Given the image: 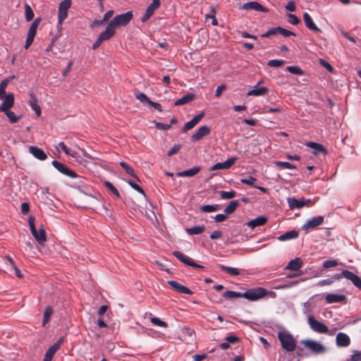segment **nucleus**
<instances>
[{
    "label": "nucleus",
    "mask_w": 361,
    "mask_h": 361,
    "mask_svg": "<svg viewBox=\"0 0 361 361\" xmlns=\"http://www.w3.org/2000/svg\"><path fill=\"white\" fill-rule=\"evenodd\" d=\"M267 222V218L264 216H260L255 219L248 221L246 225L253 229L255 227L264 225Z\"/></svg>",
    "instance_id": "obj_22"
},
{
    "label": "nucleus",
    "mask_w": 361,
    "mask_h": 361,
    "mask_svg": "<svg viewBox=\"0 0 361 361\" xmlns=\"http://www.w3.org/2000/svg\"><path fill=\"white\" fill-rule=\"evenodd\" d=\"M219 204H213V205H204L200 207V211L202 212H216L219 209Z\"/></svg>",
    "instance_id": "obj_46"
},
{
    "label": "nucleus",
    "mask_w": 361,
    "mask_h": 361,
    "mask_svg": "<svg viewBox=\"0 0 361 361\" xmlns=\"http://www.w3.org/2000/svg\"><path fill=\"white\" fill-rule=\"evenodd\" d=\"M336 343L338 347H347L350 344V339L345 333L339 332L336 335Z\"/></svg>",
    "instance_id": "obj_17"
},
{
    "label": "nucleus",
    "mask_w": 361,
    "mask_h": 361,
    "mask_svg": "<svg viewBox=\"0 0 361 361\" xmlns=\"http://www.w3.org/2000/svg\"><path fill=\"white\" fill-rule=\"evenodd\" d=\"M226 340L228 343H234L239 341V338L234 334H231L226 338Z\"/></svg>",
    "instance_id": "obj_64"
},
{
    "label": "nucleus",
    "mask_w": 361,
    "mask_h": 361,
    "mask_svg": "<svg viewBox=\"0 0 361 361\" xmlns=\"http://www.w3.org/2000/svg\"><path fill=\"white\" fill-rule=\"evenodd\" d=\"M278 30H279V34L281 35L282 36H283L285 37L296 35L295 32L288 30H286L282 27H280V26H279Z\"/></svg>",
    "instance_id": "obj_51"
},
{
    "label": "nucleus",
    "mask_w": 361,
    "mask_h": 361,
    "mask_svg": "<svg viewBox=\"0 0 361 361\" xmlns=\"http://www.w3.org/2000/svg\"><path fill=\"white\" fill-rule=\"evenodd\" d=\"M267 290L262 287L250 288L243 293V298L250 301H256L267 296Z\"/></svg>",
    "instance_id": "obj_4"
},
{
    "label": "nucleus",
    "mask_w": 361,
    "mask_h": 361,
    "mask_svg": "<svg viewBox=\"0 0 361 361\" xmlns=\"http://www.w3.org/2000/svg\"><path fill=\"white\" fill-rule=\"evenodd\" d=\"M41 19L40 18H36L34 20V21L32 23L29 30L27 33V37H33L35 38L37 32V27L40 23Z\"/></svg>",
    "instance_id": "obj_33"
},
{
    "label": "nucleus",
    "mask_w": 361,
    "mask_h": 361,
    "mask_svg": "<svg viewBox=\"0 0 361 361\" xmlns=\"http://www.w3.org/2000/svg\"><path fill=\"white\" fill-rule=\"evenodd\" d=\"M104 185L114 194L116 196V197L120 198L121 195L118 190L115 188V186L109 181H105Z\"/></svg>",
    "instance_id": "obj_48"
},
{
    "label": "nucleus",
    "mask_w": 361,
    "mask_h": 361,
    "mask_svg": "<svg viewBox=\"0 0 361 361\" xmlns=\"http://www.w3.org/2000/svg\"><path fill=\"white\" fill-rule=\"evenodd\" d=\"M307 146L314 149L315 151L314 152V154H319V153H326V149L320 144L310 142L307 144Z\"/></svg>",
    "instance_id": "obj_35"
},
{
    "label": "nucleus",
    "mask_w": 361,
    "mask_h": 361,
    "mask_svg": "<svg viewBox=\"0 0 361 361\" xmlns=\"http://www.w3.org/2000/svg\"><path fill=\"white\" fill-rule=\"evenodd\" d=\"M119 164L128 174L140 181L138 177L135 174L134 170L126 162L121 161Z\"/></svg>",
    "instance_id": "obj_39"
},
{
    "label": "nucleus",
    "mask_w": 361,
    "mask_h": 361,
    "mask_svg": "<svg viewBox=\"0 0 361 361\" xmlns=\"http://www.w3.org/2000/svg\"><path fill=\"white\" fill-rule=\"evenodd\" d=\"M15 77L13 75L11 77H10L9 78L4 79V80H2L1 82V83H0V99H3L5 97V96L6 95V87H7L8 82H10V80L13 79Z\"/></svg>",
    "instance_id": "obj_34"
},
{
    "label": "nucleus",
    "mask_w": 361,
    "mask_h": 361,
    "mask_svg": "<svg viewBox=\"0 0 361 361\" xmlns=\"http://www.w3.org/2000/svg\"><path fill=\"white\" fill-rule=\"evenodd\" d=\"M285 64V61L281 59H273L269 61L267 65L270 67L278 68L283 66Z\"/></svg>",
    "instance_id": "obj_49"
},
{
    "label": "nucleus",
    "mask_w": 361,
    "mask_h": 361,
    "mask_svg": "<svg viewBox=\"0 0 361 361\" xmlns=\"http://www.w3.org/2000/svg\"><path fill=\"white\" fill-rule=\"evenodd\" d=\"M29 103L31 108L35 111L36 115L39 116L41 115V109L37 104V99L35 94H30Z\"/></svg>",
    "instance_id": "obj_28"
},
{
    "label": "nucleus",
    "mask_w": 361,
    "mask_h": 361,
    "mask_svg": "<svg viewBox=\"0 0 361 361\" xmlns=\"http://www.w3.org/2000/svg\"><path fill=\"white\" fill-rule=\"evenodd\" d=\"M256 180L257 179L252 176H249L247 178H243L240 180L241 183L253 187L255 186L254 184Z\"/></svg>",
    "instance_id": "obj_56"
},
{
    "label": "nucleus",
    "mask_w": 361,
    "mask_h": 361,
    "mask_svg": "<svg viewBox=\"0 0 361 361\" xmlns=\"http://www.w3.org/2000/svg\"><path fill=\"white\" fill-rule=\"evenodd\" d=\"M303 20H304V23L305 24V26L310 30L312 31H314V32H322V30L320 28H319L316 25L315 23H314L312 17L310 16V15L305 12L303 14Z\"/></svg>",
    "instance_id": "obj_16"
},
{
    "label": "nucleus",
    "mask_w": 361,
    "mask_h": 361,
    "mask_svg": "<svg viewBox=\"0 0 361 361\" xmlns=\"http://www.w3.org/2000/svg\"><path fill=\"white\" fill-rule=\"evenodd\" d=\"M226 89V85L225 84H222L217 87L215 92V97H219L221 95L223 91Z\"/></svg>",
    "instance_id": "obj_63"
},
{
    "label": "nucleus",
    "mask_w": 361,
    "mask_h": 361,
    "mask_svg": "<svg viewBox=\"0 0 361 361\" xmlns=\"http://www.w3.org/2000/svg\"><path fill=\"white\" fill-rule=\"evenodd\" d=\"M325 300L327 303L331 304L334 302H341L346 300V297L344 295L329 293L326 295Z\"/></svg>",
    "instance_id": "obj_24"
},
{
    "label": "nucleus",
    "mask_w": 361,
    "mask_h": 361,
    "mask_svg": "<svg viewBox=\"0 0 361 361\" xmlns=\"http://www.w3.org/2000/svg\"><path fill=\"white\" fill-rule=\"evenodd\" d=\"M343 275L344 278L350 281L355 287L361 289V277L348 270H343Z\"/></svg>",
    "instance_id": "obj_13"
},
{
    "label": "nucleus",
    "mask_w": 361,
    "mask_h": 361,
    "mask_svg": "<svg viewBox=\"0 0 361 361\" xmlns=\"http://www.w3.org/2000/svg\"><path fill=\"white\" fill-rule=\"evenodd\" d=\"M223 297L226 299H234L243 298V293L235 292L233 290H227L223 293Z\"/></svg>",
    "instance_id": "obj_38"
},
{
    "label": "nucleus",
    "mask_w": 361,
    "mask_h": 361,
    "mask_svg": "<svg viewBox=\"0 0 361 361\" xmlns=\"http://www.w3.org/2000/svg\"><path fill=\"white\" fill-rule=\"evenodd\" d=\"M288 21L292 25H298L300 23V19L294 14H288Z\"/></svg>",
    "instance_id": "obj_57"
},
{
    "label": "nucleus",
    "mask_w": 361,
    "mask_h": 361,
    "mask_svg": "<svg viewBox=\"0 0 361 361\" xmlns=\"http://www.w3.org/2000/svg\"><path fill=\"white\" fill-rule=\"evenodd\" d=\"M6 116L8 117L9 121L11 123H15L18 122L21 118L22 116H16L14 112L11 111L10 109L6 110V111H3Z\"/></svg>",
    "instance_id": "obj_40"
},
{
    "label": "nucleus",
    "mask_w": 361,
    "mask_h": 361,
    "mask_svg": "<svg viewBox=\"0 0 361 361\" xmlns=\"http://www.w3.org/2000/svg\"><path fill=\"white\" fill-rule=\"evenodd\" d=\"M131 188H133L134 190H135L136 191H137L138 192L141 193L142 195H143L144 196H145V191L139 185H137V183L133 182L132 180H128L127 182Z\"/></svg>",
    "instance_id": "obj_55"
},
{
    "label": "nucleus",
    "mask_w": 361,
    "mask_h": 361,
    "mask_svg": "<svg viewBox=\"0 0 361 361\" xmlns=\"http://www.w3.org/2000/svg\"><path fill=\"white\" fill-rule=\"evenodd\" d=\"M287 202L290 209H300L304 207L302 200H297L295 197H288Z\"/></svg>",
    "instance_id": "obj_26"
},
{
    "label": "nucleus",
    "mask_w": 361,
    "mask_h": 361,
    "mask_svg": "<svg viewBox=\"0 0 361 361\" xmlns=\"http://www.w3.org/2000/svg\"><path fill=\"white\" fill-rule=\"evenodd\" d=\"M236 196V192L234 190L231 191H220V197L223 200L232 199Z\"/></svg>",
    "instance_id": "obj_47"
},
{
    "label": "nucleus",
    "mask_w": 361,
    "mask_h": 361,
    "mask_svg": "<svg viewBox=\"0 0 361 361\" xmlns=\"http://www.w3.org/2000/svg\"><path fill=\"white\" fill-rule=\"evenodd\" d=\"M53 313V310L50 306H47L43 314L42 325L45 324L49 322L50 317Z\"/></svg>",
    "instance_id": "obj_42"
},
{
    "label": "nucleus",
    "mask_w": 361,
    "mask_h": 361,
    "mask_svg": "<svg viewBox=\"0 0 361 361\" xmlns=\"http://www.w3.org/2000/svg\"><path fill=\"white\" fill-rule=\"evenodd\" d=\"M25 15L27 21H30L32 20L35 16L32 8L27 4H25Z\"/></svg>",
    "instance_id": "obj_44"
},
{
    "label": "nucleus",
    "mask_w": 361,
    "mask_h": 361,
    "mask_svg": "<svg viewBox=\"0 0 361 361\" xmlns=\"http://www.w3.org/2000/svg\"><path fill=\"white\" fill-rule=\"evenodd\" d=\"M181 145H175L167 153V155L169 157H171L173 154H176L178 152V151L180 149Z\"/></svg>",
    "instance_id": "obj_60"
},
{
    "label": "nucleus",
    "mask_w": 361,
    "mask_h": 361,
    "mask_svg": "<svg viewBox=\"0 0 361 361\" xmlns=\"http://www.w3.org/2000/svg\"><path fill=\"white\" fill-rule=\"evenodd\" d=\"M261 82H259L256 85L254 86L252 90H250L247 95V96H263L268 92V88L266 87H259V85Z\"/></svg>",
    "instance_id": "obj_21"
},
{
    "label": "nucleus",
    "mask_w": 361,
    "mask_h": 361,
    "mask_svg": "<svg viewBox=\"0 0 361 361\" xmlns=\"http://www.w3.org/2000/svg\"><path fill=\"white\" fill-rule=\"evenodd\" d=\"M149 320L155 326L166 328L168 326L167 323L161 321L159 318L152 316V313H149Z\"/></svg>",
    "instance_id": "obj_41"
},
{
    "label": "nucleus",
    "mask_w": 361,
    "mask_h": 361,
    "mask_svg": "<svg viewBox=\"0 0 361 361\" xmlns=\"http://www.w3.org/2000/svg\"><path fill=\"white\" fill-rule=\"evenodd\" d=\"M157 8H157L156 6L149 4L147 8L145 14L141 18V21L143 23L147 21Z\"/></svg>",
    "instance_id": "obj_32"
},
{
    "label": "nucleus",
    "mask_w": 361,
    "mask_h": 361,
    "mask_svg": "<svg viewBox=\"0 0 361 361\" xmlns=\"http://www.w3.org/2000/svg\"><path fill=\"white\" fill-rule=\"evenodd\" d=\"M298 237V232L295 230L289 231L279 236L280 241H286L291 239H295Z\"/></svg>",
    "instance_id": "obj_29"
},
{
    "label": "nucleus",
    "mask_w": 361,
    "mask_h": 361,
    "mask_svg": "<svg viewBox=\"0 0 361 361\" xmlns=\"http://www.w3.org/2000/svg\"><path fill=\"white\" fill-rule=\"evenodd\" d=\"M57 350H56L55 347L51 346L46 352L44 356L49 357L52 360L54 355L56 353Z\"/></svg>",
    "instance_id": "obj_61"
},
{
    "label": "nucleus",
    "mask_w": 361,
    "mask_h": 361,
    "mask_svg": "<svg viewBox=\"0 0 361 361\" xmlns=\"http://www.w3.org/2000/svg\"><path fill=\"white\" fill-rule=\"evenodd\" d=\"M240 10H245V11H260L263 13H268L269 9L262 5H261L257 1H250L245 3L240 7Z\"/></svg>",
    "instance_id": "obj_10"
},
{
    "label": "nucleus",
    "mask_w": 361,
    "mask_h": 361,
    "mask_svg": "<svg viewBox=\"0 0 361 361\" xmlns=\"http://www.w3.org/2000/svg\"><path fill=\"white\" fill-rule=\"evenodd\" d=\"M173 255L177 258L178 259L180 262H182L183 263H184L185 264L188 265V266H190V267H192L194 268H196V269H204V267L199 264H197L195 263L192 259H191L190 257H189L188 256L184 255L183 253H182L181 252H179V251H174L173 252Z\"/></svg>",
    "instance_id": "obj_7"
},
{
    "label": "nucleus",
    "mask_w": 361,
    "mask_h": 361,
    "mask_svg": "<svg viewBox=\"0 0 361 361\" xmlns=\"http://www.w3.org/2000/svg\"><path fill=\"white\" fill-rule=\"evenodd\" d=\"M361 360V352L360 351H354L350 358L348 359L346 361H360Z\"/></svg>",
    "instance_id": "obj_58"
},
{
    "label": "nucleus",
    "mask_w": 361,
    "mask_h": 361,
    "mask_svg": "<svg viewBox=\"0 0 361 361\" xmlns=\"http://www.w3.org/2000/svg\"><path fill=\"white\" fill-rule=\"evenodd\" d=\"M324 222V216H317L307 220V221L302 226V229L306 233L322 225Z\"/></svg>",
    "instance_id": "obj_8"
},
{
    "label": "nucleus",
    "mask_w": 361,
    "mask_h": 361,
    "mask_svg": "<svg viewBox=\"0 0 361 361\" xmlns=\"http://www.w3.org/2000/svg\"><path fill=\"white\" fill-rule=\"evenodd\" d=\"M200 169L201 168L200 166H195L188 170L178 172L177 176L179 177H192L197 174L200 171Z\"/></svg>",
    "instance_id": "obj_27"
},
{
    "label": "nucleus",
    "mask_w": 361,
    "mask_h": 361,
    "mask_svg": "<svg viewBox=\"0 0 361 361\" xmlns=\"http://www.w3.org/2000/svg\"><path fill=\"white\" fill-rule=\"evenodd\" d=\"M114 11L110 10L107 11L104 15L103 18L101 20L100 23H104L106 21H108L114 15Z\"/></svg>",
    "instance_id": "obj_62"
},
{
    "label": "nucleus",
    "mask_w": 361,
    "mask_h": 361,
    "mask_svg": "<svg viewBox=\"0 0 361 361\" xmlns=\"http://www.w3.org/2000/svg\"><path fill=\"white\" fill-rule=\"evenodd\" d=\"M28 224L33 237L39 244L43 245L47 240V234L43 226H41L37 231L35 225V217L32 216H29Z\"/></svg>",
    "instance_id": "obj_1"
},
{
    "label": "nucleus",
    "mask_w": 361,
    "mask_h": 361,
    "mask_svg": "<svg viewBox=\"0 0 361 361\" xmlns=\"http://www.w3.org/2000/svg\"><path fill=\"white\" fill-rule=\"evenodd\" d=\"M205 231L204 226H195L185 229L188 235H198L202 233Z\"/></svg>",
    "instance_id": "obj_31"
},
{
    "label": "nucleus",
    "mask_w": 361,
    "mask_h": 361,
    "mask_svg": "<svg viewBox=\"0 0 361 361\" xmlns=\"http://www.w3.org/2000/svg\"><path fill=\"white\" fill-rule=\"evenodd\" d=\"M286 71L292 74L298 75H302L305 73V72L297 66H288L286 67Z\"/></svg>",
    "instance_id": "obj_45"
},
{
    "label": "nucleus",
    "mask_w": 361,
    "mask_h": 361,
    "mask_svg": "<svg viewBox=\"0 0 361 361\" xmlns=\"http://www.w3.org/2000/svg\"><path fill=\"white\" fill-rule=\"evenodd\" d=\"M115 32L116 30L109 23L105 30L99 35L98 38H99V41L101 40L103 42L110 39Z\"/></svg>",
    "instance_id": "obj_18"
},
{
    "label": "nucleus",
    "mask_w": 361,
    "mask_h": 361,
    "mask_svg": "<svg viewBox=\"0 0 361 361\" xmlns=\"http://www.w3.org/2000/svg\"><path fill=\"white\" fill-rule=\"evenodd\" d=\"M239 206V202L238 200H233L224 209V212L226 214H231L233 213Z\"/></svg>",
    "instance_id": "obj_36"
},
{
    "label": "nucleus",
    "mask_w": 361,
    "mask_h": 361,
    "mask_svg": "<svg viewBox=\"0 0 361 361\" xmlns=\"http://www.w3.org/2000/svg\"><path fill=\"white\" fill-rule=\"evenodd\" d=\"M304 346L314 353L319 354L325 351V347L320 343L312 340H304L302 341Z\"/></svg>",
    "instance_id": "obj_6"
},
{
    "label": "nucleus",
    "mask_w": 361,
    "mask_h": 361,
    "mask_svg": "<svg viewBox=\"0 0 361 361\" xmlns=\"http://www.w3.org/2000/svg\"><path fill=\"white\" fill-rule=\"evenodd\" d=\"M307 323L311 329L319 334H328L329 329L324 323L317 320L312 315L307 317Z\"/></svg>",
    "instance_id": "obj_5"
},
{
    "label": "nucleus",
    "mask_w": 361,
    "mask_h": 361,
    "mask_svg": "<svg viewBox=\"0 0 361 361\" xmlns=\"http://www.w3.org/2000/svg\"><path fill=\"white\" fill-rule=\"evenodd\" d=\"M2 100H4V102L0 106V112L6 111V110L11 109L13 106L14 95L13 93H8Z\"/></svg>",
    "instance_id": "obj_14"
},
{
    "label": "nucleus",
    "mask_w": 361,
    "mask_h": 361,
    "mask_svg": "<svg viewBox=\"0 0 361 361\" xmlns=\"http://www.w3.org/2000/svg\"><path fill=\"white\" fill-rule=\"evenodd\" d=\"M182 337L183 341L185 343H189L190 341H192L195 338V331L188 327L183 328L182 329Z\"/></svg>",
    "instance_id": "obj_25"
},
{
    "label": "nucleus",
    "mask_w": 361,
    "mask_h": 361,
    "mask_svg": "<svg viewBox=\"0 0 361 361\" xmlns=\"http://www.w3.org/2000/svg\"><path fill=\"white\" fill-rule=\"evenodd\" d=\"M59 146L60 147V148L63 151V152L66 154L70 155L73 157H75L76 153L71 152L70 149L68 148V147L66 145V144L63 142H59Z\"/></svg>",
    "instance_id": "obj_52"
},
{
    "label": "nucleus",
    "mask_w": 361,
    "mask_h": 361,
    "mask_svg": "<svg viewBox=\"0 0 361 361\" xmlns=\"http://www.w3.org/2000/svg\"><path fill=\"white\" fill-rule=\"evenodd\" d=\"M29 152L36 159H39L41 161H44L47 158V154L39 147L35 146H30L29 147Z\"/></svg>",
    "instance_id": "obj_20"
},
{
    "label": "nucleus",
    "mask_w": 361,
    "mask_h": 361,
    "mask_svg": "<svg viewBox=\"0 0 361 361\" xmlns=\"http://www.w3.org/2000/svg\"><path fill=\"white\" fill-rule=\"evenodd\" d=\"M274 164L280 169H294L296 168L295 165L286 161H276Z\"/></svg>",
    "instance_id": "obj_43"
},
{
    "label": "nucleus",
    "mask_w": 361,
    "mask_h": 361,
    "mask_svg": "<svg viewBox=\"0 0 361 361\" xmlns=\"http://www.w3.org/2000/svg\"><path fill=\"white\" fill-rule=\"evenodd\" d=\"M278 29H279V26L272 27V28L269 29V30H267L265 33L262 34L261 35V37H269L272 35H276L279 34Z\"/></svg>",
    "instance_id": "obj_54"
},
{
    "label": "nucleus",
    "mask_w": 361,
    "mask_h": 361,
    "mask_svg": "<svg viewBox=\"0 0 361 361\" xmlns=\"http://www.w3.org/2000/svg\"><path fill=\"white\" fill-rule=\"evenodd\" d=\"M219 268L221 271H224L231 276H238L240 274V271L237 268L226 267L223 264L219 265Z\"/></svg>",
    "instance_id": "obj_37"
},
{
    "label": "nucleus",
    "mask_w": 361,
    "mask_h": 361,
    "mask_svg": "<svg viewBox=\"0 0 361 361\" xmlns=\"http://www.w3.org/2000/svg\"><path fill=\"white\" fill-rule=\"evenodd\" d=\"M278 338L281 342L283 348L288 352H292L295 349L296 342L293 336L284 331H279L278 333Z\"/></svg>",
    "instance_id": "obj_2"
},
{
    "label": "nucleus",
    "mask_w": 361,
    "mask_h": 361,
    "mask_svg": "<svg viewBox=\"0 0 361 361\" xmlns=\"http://www.w3.org/2000/svg\"><path fill=\"white\" fill-rule=\"evenodd\" d=\"M302 261L300 258L296 257L291 259L286 267V269L291 271H298L302 267Z\"/></svg>",
    "instance_id": "obj_23"
},
{
    "label": "nucleus",
    "mask_w": 361,
    "mask_h": 361,
    "mask_svg": "<svg viewBox=\"0 0 361 361\" xmlns=\"http://www.w3.org/2000/svg\"><path fill=\"white\" fill-rule=\"evenodd\" d=\"M135 98L138 99L141 103H147L149 104L150 99L147 97V96L144 93H137L135 94Z\"/></svg>",
    "instance_id": "obj_50"
},
{
    "label": "nucleus",
    "mask_w": 361,
    "mask_h": 361,
    "mask_svg": "<svg viewBox=\"0 0 361 361\" xmlns=\"http://www.w3.org/2000/svg\"><path fill=\"white\" fill-rule=\"evenodd\" d=\"M338 264V262L336 259H329L326 260L323 262V268L324 269H329L330 267H336Z\"/></svg>",
    "instance_id": "obj_53"
},
{
    "label": "nucleus",
    "mask_w": 361,
    "mask_h": 361,
    "mask_svg": "<svg viewBox=\"0 0 361 361\" xmlns=\"http://www.w3.org/2000/svg\"><path fill=\"white\" fill-rule=\"evenodd\" d=\"M71 5V0H63L59 6V23L61 24L68 16V10Z\"/></svg>",
    "instance_id": "obj_9"
},
{
    "label": "nucleus",
    "mask_w": 361,
    "mask_h": 361,
    "mask_svg": "<svg viewBox=\"0 0 361 361\" xmlns=\"http://www.w3.org/2000/svg\"><path fill=\"white\" fill-rule=\"evenodd\" d=\"M235 160H236V159L235 157H231L230 159H228L224 162L217 163V164H214L211 168V171H216V170H219V169H228L235 164Z\"/></svg>",
    "instance_id": "obj_19"
},
{
    "label": "nucleus",
    "mask_w": 361,
    "mask_h": 361,
    "mask_svg": "<svg viewBox=\"0 0 361 361\" xmlns=\"http://www.w3.org/2000/svg\"><path fill=\"white\" fill-rule=\"evenodd\" d=\"M210 133V128L207 126H202L198 128L195 134L191 137L192 142H197L202 139L203 137L208 135Z\"/></svg>",
    "instance_id": "obj_15"
},
{
    "label": "nucleus",
    "mask_w": 361,
    "mask_h": 361,
    "mask_svg": "<svg viewBox=\"0 0 361 361\" xmlns=\"http://www.w3.org/2000/svg\"><path fill=\"white\" fill-rule=\"evenodd\" d=\"M52 165L54 166L56 169H57L59 172L61 173L69 176L71 178H76L78 176L77 173L68 168L65 164L58 161H53Z\"/></svg>",
    "instance_id": "obj_11"
},
{
    "label": "nucleus",
    "mask_w": 361,
    "mask_h": 361,
    "mask_svg": "<svg viewBox=\"0 0 361 361\" xmlns=\"http://www.w3.org/2000/svg\"><path fill=\"white\" fill-rule=\"evenodd\" d=\"M195 97V94H193L192 93L188 94L182 97L181 98L176 100L174 102V105L175 106H180V105L188 104V103L192 102V100H194Z\"/></svg>",
    "instance_id": "obj_30"
},
{
    "label": "nucleus",
    "mask_w": 361,
    "mask_h": 361,
    "mask_svg": "<svg viewBox=\"0 0 361 361\" xmlns=\"http://www.w3.org/2000/svg\"><path fill=\"white\" fill-rule=\"evenodd\" d=\"M195 126H196V124L192 120H190V121H188L185 124V126H183V128L182 129V131L183 133H185L188 130H189L192 129V128H194Z\"/></svg>",
    "instance_id": "obj_59"
},
{
    "label": "nucleus",
    "mask_w": 361,
    "mask_h": 361,
    "mask_svg": "<svg viewBox=\"0 0 361 361\" xmlns=\"http://www.w3.org/2000/svg\"><path fill=\"white\" fill-rule=\"evenodd\" d=\"M133 18L132 11L116 16L109 23L116 30L117 27L126 26Z\"/></svg>",
    "instance_id": "obj_3"
},
{
    "label": "nucleus",
    "mask_w": 361,
    "mask_h": 361,
    "mask_svg": "<svg viewBox=\"0 0 361 361\" xmlns=\"http://www.w3.org/2000/svg\"><path fill=\"white\" fill-rule=\"evenodd\" d=\"M167 283L173 290H176L178 293H183L187 295H192L193 293V292L190 290L188 288L180 284L178 281H169Z\"/></svg>",
    "instance_id": "obj_12"
}]
</instances>
